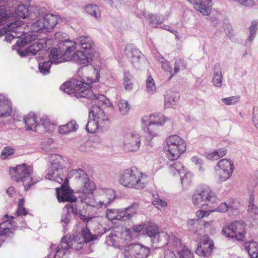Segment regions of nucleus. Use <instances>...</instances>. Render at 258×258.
Returning <instances> with one entry per match:
<instances>
[{
	"label": "nucleus",
	"mask_w": 258,
	"mask_h": 258,
	"mask_svg": "<svg viewBox=\"0 0 258 258\" xmlns=\"http://www.w3.org/2000/svg\"><path fill=\"white\" fill-rule=\"evenodd\" d=\"M77 43L81 48L86 52H92L93 53L94 50V42L92 38L88 36H81L79 37L77 39Z\"/></svg>",
	"instance_id": "28"
},
{
	"label": "nucleus",
	"mask_w": 258,
	"mask_h": 258,
	"mask_svg": "<svg viewBox=\"0 0 258 258\" xmlns=\"http://www.w3.org/2000/svg\"><path fill=\"white\" fill-rule=\"evenodd\" d=\"M169 170L173 175H179L181 178V183L183 186L186 187L191 182L193 174L188 171L180 161L174 162L170 164Z\"/></svg>",
	"instance_id": "18"
},
{
	"label": "nucleus",
	"mask_w": 258,
	"mask_h": 258,
	"mask_svg": "<svg viewBox=\"0 0 258 258\" xmlns=\"http://www.w3.org/2000/svg\"><path fill=\"white\" fill-rule=\"evenodd\" d=\"M118 236L119 238H118L117 240L119 241L120 244H123L125 242H128L132 240V232L129 229H125L121 231H119Z\"/></svg>",
	"instance_id": "46"
},
{
	"label": "nucleus",
	"mask_w": 258,
	"mask_h": 258,
	"mask_svg": "<svg viewBox=\"0 0 258 258\" xmlns=\"http://www.w3.org/2000/svg\"><path fill=\"white\" fill-rule=\"evenodd\" d=\"M32 168L25 164L19 165L16 167L11 168L10 173L12 178L17 182H21L25 190H28L34 183L39 180L32 179Z\"/></svg>",
	"instance_id": "9"
},
{
	"label": "nucleus",
	"mask_w": 258,
	"mask_h": 258,
	"mask_svg": "<svg viewBox=\"0 0 258 258\" xmlns=\"http://www.w3.org/2000/svg\"><path fill=\"white\" fill-rule=\"evenodd\" d=\"M165 143V151L168 159L171 160L179 158L186 149V142L177 135L169 136Z\"/></svg>",
	"instance_id": "6"
},
{
	"label": "nucleus",
	"mask_w": 258,
	"mask_h": 258,
	"mask_svg": "<svg viewBox=\"0 0 258 258\" xmlns=\"http://www.w3.org/2000/svg\"><path fill=\"white\" fill-rule=\"evenodd\" d=\"M180 97L179 93L172 91L166 92L164 97V105L166 108H173L178 102Z\"/></svg>",
	"instance_id": "29"
},
{
	"label": "nucleus",
	"mask_w": 258,
	"mask_h": 258,
	"mask_svg": "<svg viewBox=\"0 0 258 258\" xmlns=\"http://www.w3.org/2000/svg\"><path fill=\"white\" fill-rule=\"evenodd\" d=\"M236 2L245 7H252L255 5L253 0H236Z\"/></svg>",
	"instance_id": "62"
},
{
	"label": "nucleus",
	"mask_w": 258,
	"mask_h": 258,
	"mask_svg": "<svg viewBox=\"0 0 258 258\" xmlns=\"http://www.w3.org/2000/svg\"><path fill=\"white\" fill-rule=\"evenodd\" d=\"M212 213V210H198L196 213L197 217L199 219H202L205 217H208Z\"/></svg>",
	"instance_id": "61"
},
{
	"label": "nucleus",
	"mask_w": 258,
	"mask_h": 258,
	"mask_svg": "<svg viewBox=\"0 0 258 258\" xmlns=\"http://www.w3.org/2000/svg\"><path fill=\"white\" fill-rule=\"evenodd\" d=\"M203 226L206 229L209 231L212 232L214 231L215 230V228L214 226L213 220L205 222Z\"/></svg>",
	"instance_id": "64"
},
{
	"label": "nucleus",
	"mask_w": 258,
	"mask_h": 258,
	"mask_svg": "<svg viewBox=\"0 0 258 258\" xmlns=\"http://www.w3.org/2000/svg\"><path fill=\"white\" fill-rule=\"evenodd\" d=\"M52 63L49 60L39 63V70L43 75H47L50 73V68Z\"/></svg>",
	"instance_id": "52"
},
{
	"label": "nucleus",
	"mask_w": 258,
	"mask_h": 258,
	"mask_svg": "<svg viewBox=\"0 0 258 258\" xmlns=\"http://www.w3.org/2000/svg\"><path fill=\"white\" fill-rule=\"evenodd\" d=\"M139 204L137 203L123 209H108L106 210V217L110 221H126L137 214Z\"/></svg>",
	"instance_id": "14"
},
{
	"label": "nucleus",
	"mask_w": 258,
	"mask_h": 258,
	"mask_svg": "<svg viewBox=\"0 0 258 258\" xmlns=\"http://www.w3.org/2000/svg\"><path fill=\"white\" fill-rule=\"evenodd\" d=\"M217 201L218 198L215 192L206 185L199 186L191 197L192 204L198 208L216 203Z\"/></svg>",
	"instance_id": "8"
},
{
	"label": "nucleus",
	"mask_w": 258,
	"mask_h": 258,
	"mask_svg": "<svg viewBox=\"0 0 258 258\" xmlns=\"http://www.w3.org/2000/svg\"><path fill=\"white\" fill-rule=\"evenodd\" d=\"M40 125H42L47 132H50L53 130L54 127V124L50 122L49 119L46 115H43L40 119L38 127L40 126Z\"/></svg>",
	"instance_id": "45"
},
{
	"label": "nucleus",
	"mask_w": 258,
	"mask_h": 258,
	"mask_svg": "<svg viewBox=\"0 0 258 258\" xmlns=\"http://www.w3.org/2000/svg\"><path fill=\"white\" fill-rule=\"evenodd\" d=\"M97 237L91 233L87 227H84L80 235L72 237L70 235H67L62 238L58 245L52 244L47 258H67L71 249H81L84 243L94 240Z\"/></svg>",
	"instance_id": "2"
},
{
	"label": "nucleus",
	"mask_w": 258,
	"mask_h": 258,
	"mask_svg": "<svg viewBox=\"0 0 258 258\" xmlns=\"http://www.w3.org/2000/svg\"><path fill=\"white\" fill-rule=\"evenodd\" d=\"M178 253L179 254V258H194L193 253L185 246H183L179 251Z\"/></svg>",
	"instance_id": "56"
},
{
	"label": "nucleus",
	"mask_w": 258,
	"mask_h": 258,
	"mask_svg": "<svg viewBox=\"0 0 258 258\" xmlns=\"http://www.w3.org/2000/svg\"><path fill=\"white\" fill-rule=\"evenodd\" d=\"M124 52L125 55L135 68L140 69L146 63V60L144 55L132 44L127 45Z\"/></svg>",
	"instance_id": "19"
},
{
	"label": "nucleus",
	"mask_w": 258,
	"mask_h": 258,
	"mask_svg": "<svg viewBox=\"0 0 258 258\" xmlns=\"http://www.w3.org/2000/svg\"><path fill=\"white\" fill-rule=\"evenodd\" d=\"M15 153V150L11 147L7 146L4 148L2 150L1 157L3 159H6L10 156L12 155Z\"/></svg>",
	"instance_id": "57"
},
{
	"label": "nucleus",
	"mask_w": 258,
	"mask_h": 258,
	"mask_svg": "<svg viewBox=\"0 0 258 258\" xmlns=\"http://www.w3.org/2000/svg\"><path fill=\"white\" fill-rule=\"evenodd\" d=\"M56 194L57 199L59 202H72L76 201V197L70 192L69 190L64 189L63 186L62 185L60 191L56 188Z\"/></svg>",
	"instance_id": "33"
},
{
	"label": "nucleus",
	"mask_w": 258,
	"mask_h": 258,
	"mask_svg": "<svg viewBox=\"0 0 258 258\" xmlns=\"http://www.w3.org/2000/svg\"><path fill=\"white\" fill-rule=\"evenodd\" d=\"M85 12L94 17L97 20L100 21L101 20V12L99 8L95 5H87L85 8Z\"/></svg>",
	"instance_id": "39"
},
{
	"label": "nucleus",
	"mask_w": 258,
	"mask_h": 258,
	"mask_svg": "<svg viewBox=\"0 0 258 258\" xmlns=\"http://www.w3.org/2000/svg\"><path fill=\"white\" fill-rule=\"evenodd\" d=\"M90 115L102 128L108 125L109 123L108 115L99 105H95L92 106Z\"/></svg>",
	"instance_id": "23"
},
{
	"label": "nucleus",
	"mask_w": 258,
	"mask_h": 258,
	"mask_svg": "<svg viewBox=\"0 0 258 258\" xmlns=\"http://www.w3.org/2000/svg\"><path fill=\"white\" fill-rule=\"evenodd\" d=\"M183 66V61L182 59H179L175 61L174 64V73L171 74L170 78L178 73L181 68Z\"/></svg>",
	"instance_id": "60"
},
{
	"label": "nucleus",
	"mask_w": 258,
	"mask_h": 258,
	"mask_svg": "<svg viewBox=\"0 0 258 258\" xmlns=\"http://www.w3.org/2000/svg\"><path fill=\"white\" fill-rule=\"evenodd\" d=\"M24 120L27 130L36 131V127H38V123L34 113L31 112L27 114Z\"/></svg>",
	"instance_id": "34"
},
{
	"label": "nucleus",
	"mask_w": 258,
	"mask_h": 258,
	"mask_svg": "<svg viewBox=\"0 0 258 258\" xmlns=\"http://www.w3.org/2000/svg\"><path fill=\"white\" fill-rule=\"evenodd\" d=\"M71 213L77 215L79 212L76 207L75 204L73 203L67 204L63 209V214L60 219V222L63 227L64 230L66 229V226L71 221Z\"/></svg>",
	"instance_id": "24"
},
{
	"label": "nucleus",
	"mask_w": 258,
	"mask_h": 258,
	"mask_svg": "<svg viewBox=\"0 0 258 258\" xmlns=\"http://www.w3.org/2000/svg\"><path fill=\"white\" fill-rule=\"evenodd\" d=\"M38 39L37 34L32 33L27 35L23 38L18 39L17 44L19 47H22L26 44L36 42Z\"/></svg>",
	"instance_id": "38"
},
{
	"label": "nucleus",
	"mask_w": 258,
	"mask_h": 258,
	"mask_svg": "<svg viewBox=\"0 0 258 258\" xmlns=\"http://www.w3.org/2000/svg\"><path fill=\"white\" fill-rule=\"evenodd\" d=\"M70 176H74L75 178L78 179L82 184L81 191L82 195L80 196L81 202L85 203L83 201V198H94L93 191L96 189V185L94 182L91 181L85 172L81 169L72 170L69 173Z\"/></svg>",
	"instance_id": "11"
},
{
	"label": "nucleus",
	"mask_w": 258,
	"mask_h": 258,
	"mask_svg": "<svg viewBox=\"0 0 258 258\" xmlns=\"http://www.w3.org/2000/svg\"><path fill=\"white\" fill-rule=\"evenodd\" d=\"M76 48V42L72 40H65L63 42L62 47H58L51 50L48 56L49 61L52 63H59L64 61H68L67 52H73Z\"/></svg>",
	"instance_id": "15"
},
{
	"label": "nucleus",
	"mask_w": 258,
	"mask_h": 258,
	"mask_svg": "<svg viewBox=\"0 0 258 258\" xmlns=\"http://www.w3.org/2000/svg\"><path fill=\"white\" fill-rule=\"evenodd\" d=\"M191 161L192 163L194 164L199 169V171L203 172L205 171L204 167V162L203 159L198 156H194L191 157Z\"/></svg>",
	"instance_id": "53"
},
{
	"label": "nucleus",
	"mask_w": 258,
	"mask_h": 258,
	"mask_svg": "<svg viewBox=\"0 0 258 258\" xmlns=\"http://www.w3.org/2000/svg\"><path fill=\"white\" fill-rule=\"evenodd\" d=\"M30 20L35 21L31 23L33 31H48L53 28L58 23V16L52 14L44 15L38 8H31L29 15Z\"/></svg>",
	"instance_id": "5"
},
{
	"label": "nucleus",
	"mask_w": 258,
	"mask_h": 258,
	"mask_svg": "<svg viewBox=\"0 0 258 258\" xmlns=\"http://www.w3.org/2000/svg\"><path fill=\"white\" fill-rule=\"evenodd\" d=\"M167 118L161 114L146 115L142 118V126L151 137L157 136V126L164 124Z\"/></svg>",
	"instance_id": "13"
},
{
	"label": "nucleus",
	"mask_w": 258,
	"mask_h": 258,
	"mask_svg": "<svg viewBox=\"0 0 258 258\" xmlns=\"http://www.w3.org/2000/svg\"><path fill=\"white\" fill-rule=\"evenodd\" d=\"M193 6L195 10L200 12L203 15L209 16L211 13L212 3L211 0L200 1L195 3Z\"/></svg>",
	"instance_id": "30"
},
{
	"label": "nucleus",
	"mask_w": 258,
	"mask_h": 258,
	"mask_svg": "<svg viewBox=\"0 0 258 258\" xmlns=\"http://www.w3.org/2000/svg\"><path fill=\"white\" fill-rule=\"evenodd\" d=\"M67 52V58L69 60H73L79 64L86 66L92 61L94 54L92 52L76 50L72 53Z\"/></svg>",
	"instance_id": "21"
},
{
	"label": "nucleus",
	"mask_w": 258,
	"mask_h": 258,
	"mask_svg": "<svg viewBox=\"0 0 258 258\" xmlns=\"http://www.w3.org/2000/svg\"><path fill=\"white\" fill-rule=\"evenodd\" d=\"M240 96L238 95L232 96L227 98H223L221 99V101L225 105L230 106L233 105L239 102Z\"/></svg>",
	"instance_id": "54"
},
{
	"label": "nucleus",
	"mask_w": 258,
	"mask_h": 258,
	"mask_svg": "<svg viewBox=\"0 0 258 258\" xmlns=\"http://www.w3.org/2000/svg\"><path fill=\"white\" fill-rule=\"evenodd\" d=\"M115 193L111 188L97 189L94 198H83V201L89 206L96 208H106L115 199Z\"/></svg>",
	"instance_id": "7"
},
{
	"label": "nucleus",
	"mask_w": 258,
	"mask_h": 258,
	"mask_svg": "<svg viewBox=\"0 0 258 258\" xmlns=\"http://www.w3.org/2000/svg\"><path fill=\"white\" fill-rule=\"evenodd\" d=\"M99 129L102 130V128L100 127L98 123H97L92 117L89 115V119L86 125V130L88 133H94Z\"/></svg>",
	"instance_id": "43"
},
{
	"label": "nucleus",
	"mask_w": 258,
	"mask_h": 258,
	"mask_svg": "<svg viewBox=\"0 0 258 258\" xmlns=\"http://www.w3.org/2000/svg\"><path fill=\"white\" fill-rule=\"evenodd\" d=\"M119 183L128 188L144 189L148 183L147 175L136 167L124 170L119 175Z\"/></svg>",
	"instance_id": "4"
},
{
	"label": "nucleus",
	"mask_w": 258,
	"mask_h": 258,
	"mask_svg": "<svg viewBox=\"0 0 258 258\" xmlns=\"http://www.w3.org/2000/svg\"><path fill=\"white\" fill-rule=\"evenodd\" d=\"M12 16L11 23L7 24L2 29H0V36L5 35V40L10 42L14 38H20L25 34V25L19 19L29 18L30 10L23 4L19 5L16 8L10 11Z\"/></svg>",
	"instance_id": "3"
},
{
	"label": "nucleus",
	"mask_w": 258,
	"mask_h": 258,
	"mask_svg": "<svg viewBox=\"0 0 258 258\" xmlns=\"http://www.w3.org/2000/svg\"><path fill=\"white\" fill-rule=\"evenodd\" d=\"M43 48V42H40L38 39L36 42L32 43L29 47L23 51L20 48L17 50L18 53L21 56L29 55H35L37 52Z\"/></svg>",
	"instance_id": "31"
},
{
	"label": "nucleus",
	"mask_w": 258,
	"mask_h": 258,
	"mask_svg": "<svg viewBox=\"0 0 258 258\" xmlns=\"http://www.w3.org/2000/svg\"><path fill=\"white\" fill-rule=\"evenodd\" d=\"M117 106L119 112L122 115H127L131 109V106L128 101L123 99H120L118 101Z\"/></svg>",
	"instance_id": "44"
},
{
	"label": "nucleus",
	"mask_w": 258,
	"mask_h": 258,
	"mask_svg": "<svg viewBox=\"0 0 258 258\" xmlns=\"http://www.w3.org/2000/svg\"><path fill=\"white\" fill-rule=\"evenodd\" d=\"M234 170L232 160L227 158L222 159L215 166V176L219 182H224L231 177Z\"/></svg>",
	"instance_id": "16"
},
{
	"label": "nucleus",
	"mask_w": 258,
	"mask_h": 258,
	"mask_svg": "<svg viewBox=\"0 0 258 258\" xmlns=\"http://www.w3.org/2000/svg\"><path fill=\"white\" fill-rule=\"evenodd\" d=\"M252 122L255 127L258 128V107H253Z\"/></svg>",
	"instance_id": "63"
},
{
	"label": "nucleus",
	"mask_w": 258,
	"mask_h": 258,
	"mask_svg": "<svg viewBox=\"0 0 258 258\" xmlns=\"http://www.w3.org/2000/svg\"><path fill=\"white\" fill-rule=\"evenodd\" d=\"M223 75L222 71L220 69H217L215 67L214 68V72L213 78V84L216 87L221 88L222 86L223 82Z\"/></svg>",
	"instance_id": "41"
},
{
	"label": "nucleus",
	"mask_w": 258,
	"mask_h": 258,
	"mask_svg": "<svg viewBox=\"0 0 258 258\" xmlns=\"http://www.w3.org/2000/svg\"><path fill=\"white\" fill-rule=\"evenodd\" d=\"M145 17L148 20L150 25L151 27L166 29V25L163 24V22L166 20V18L164 16L152 14H147L145 15Z\"/></svg>",
	"instance_id": "27"
},
{
	"label": "nucleus",
	"mask_w": 258,
	"mask_h": 258,
	"mask_svg": "<svg viewBox=\"0 0 258 258\" xmlns=\"http://www.w3.org/2000/svg\"><path fill=\"white\" fill-rule=\"evenodd\" d=\"M173 241L175 246L178 247L181 246V241L178 238L172 236L170 238L168 234L165 232H160L158 234L157 238L153 240L154 243H161V246L167 245L170 240Z\"/></svg>",
	"instance_id": "25"
},
{
	"label": "nucleus",
	"mask_w": 258,
	"mask_h": 258,
	"mask_svg": "<svg viewBox=\"0 0 258 258\" xmlns=\"http://www.w3.org/2000/svg\"><path fill=\"white\" fill-rule=\"evenodd\" d=\"M79 128V125L76 121L71 120L68 123L60 125L59 127V132L60 134L66 135L76 132Z\"/></svg>",
	"instance_id": "35"
},
{
	"label": "nucleus",
	"mask_w": 258,
	"mask_h": 258,
	"mask_svg": "<svg viewBox=\"0 0 258 258\" xmlns=\"http://www.w3.org/2000/svg\"><path fill=\"white\" fill-rule=\"evenodd\" d=\"M246 233V225L241 220L226 223L221 230V234L224 236L239 241L245 239Z\"/></svg>",
	"instance_id": "10"
},
{
	"label": "nucleus",
	"mask_w": 258,
	"mask_h": 258,
	"mask_svg": "<svg viewBox=\"0 0 258 258\" xmlns=\"http://www.w3.org/2000/svg\"><path fill=\"white\" fill-rule=\"evenodd\" d=\"M123 85L126 91H130L133 89L132 77L128 72L124 73Z\"/></svg>",
	"instance_id": "48"
},
{
	"label": "nucleus",
	"mask_w": 258,
	"mask_h": 258,
	"mask_svg": "<svg viewBox=\"0 0 258 258\" xmlns=\"http://www.w3.org/2000/svg\"><path fill=\"white\" fill-rule=\"evenodd\" d=\"M118 234L119 230L118 229L117 230H114L112 231L109 235L106 237V242L108 245L117 247L121 246L119 241L117 240L118 238H119Z\"/></svg>",
	"instance_id": "36"
},
{
	"label": "nucleus",
	"mask_w": 258,
	"mask_h": 258,
	"mask_svg": "<svg viewBox=\"0 0 258 258\" xmlns=\"http://www.w3.org/2000/svg\"><path fill=\"white\" fill-rule=\"evenodd\" d=\"M243 246L248 253L250 258L258 257V242L254 240L247 241L244 242Z\"/></svg>",
	"instance_id": "32"
},
{
	"label": "nucleus",
	"mask_w": 258,
	"mask_h": 258,
	"mask_svg": "<svg viewBox=\"0 0 258 258\" xmlns=\"http://www.w3.org/2000/svg\"><path fill=\"white\" fill-rule=\"evenodd\" d=\"M24 203L25 201L23 198L19 200L16 212L18 216H25L27 214L28 212L24 207Z\"/></svg>",
	"instance_id": "55"
},
{
	"label": "nucleus",
	"mask_w": 258,
	"mask_h": 258,
	"mask_svg": "<svg viewBox=\"0 0 258 258\" xmlns=\"http://www.w3.org/2000/svg\"><path fill=\"white\" fill-rule=\"evenodd\" d=\"M12 111L10 100L4 95L0 94V116H9L11 114Z\"/></svg>",
	"instance_id": "26"
},
{
	"label": "nucleus",
	"mask_w": 258,
	"mask_h": 258,
	"mask_svg": "<svg viewBox=\"0 0 258 258\" xmlns=\"http://www.w3.org/2000/svg\"><path fill=\"white\" fill-rule=\"evenodd\" d=\"M214 241L209 236H203L198 243L196 252L202 257H209L214 248Z\"/></svg>",
	"instance_id": "22"
},
{
	"label": "nucleus",
	"mask_w": 258,
	"mask_h": 258,
	"mask_svg": "<svg viewBox=\"0 0 258 258\" xmlns=\"http://www.w3.org/2000/svg\"><path fill=\"white\" fill-rule=\"evenodd\" d=\"M152 204L159 210H161L162 208L167 206V203L166 202L158 198L153 201Z\"/></svg>",
	"instance_id": "59"
},
{
	"label": "nucleus",
	"mask_w": 258,
	"mask_h": 258,
	"mask_svg": "<svg viewBox=\"0 0 258 258\" xmlns=\"http://www.w3.org/2000/svg\"><path fill=\"white\" fill-rule=\"evenodd\" d=\"M237 207H234L231 204H227L226 203H222L217 208L212 210L213 212L225 213L228 210H233L237 209Z\"/></svg>",
	"instance_id": "49"
},
{
	"label": "nucleus",
	"mask_w": 258,
	"mask_h": 258,
	"mask_svg": "<svg viewBox=\"0 0 258 258\" xmlns=\"http://www.w3.org/2000/svg\"><path fill=\"white\" fill-rule=\"evenodd\" d=\"M227 153V150L225 148H222L217 150H213L207 153L206 154V157L208 160L215 161L224 156Z\"/></svg>",
	"instance_id": "37"
},
{
	"label": "nucleus",
	"mask_w": 258,
	"mask_h": 258,
	"mask_svg": "<svg viewBox=\"0 0 258 258\" xmlns=\"http://www.w3.org/2000/svg\"><path fill=\"white\" fill-rule=\"evenodd\" d=\"M51 164L45 175V178L55 181L59 184L63 182L65 177L63 160L58 155H52L51 157Z\"/></svg>",
	"instance_id": "12"
},
{
	"label": "nucleus",
	"mask_w": 258,
	"mask_h": 258,
	"mask_svg": "<svg viewBox=\"0 0 258 258\" xmlns=\"http://www.w3.org/2000/svg\"><path fill=\"white\" fill-rule=\"evenodd\" d=\"M258 30V20H254L251 21L248 28L249 35L247 37V40L251 42L254 39L256 32Z\"/></svg>",
	"instance_id": "42"
},
{
	"label": "nucleus",
	"mask_w": 258,
	"mask_h": 258,
	"mask_svg": "<svg viewBox=\"0 0 258 258\" xmlns=\"http://www.w3.org/2000/svg\"><path fill=\"white\" fill-rule=\"evenodd\" d=\"M146 91L150 94L153 95L157 92V88L155 81L151 76H149L146 80Z\"/></svg>",
	"instance_id": "47"
},
{
	"label": "nucleus",
	"mask_w": 258,
	"mask_h": 258,
	"mask_svg": "<svg viewBox=\"0 0 258 258\" xmlns=\"http://www.w3.org/2000/svg\"><path fill=\"white\" fill-rule=\"evenodd\" d=\"M254 196L253 193L251 192L249 195L247 211L249 213L256 215L258 214V208L254 204Z\"/></svg>",
	"instance_id": "50"
},
{
	"label": "nucleus",
	"mask_w": 258,
	"mask_h": 258,
	"mask_svg": "<svg viewBox=\"0 0 258 258\" xmlns=\"http://www.w3.org/2000/svg\"><path fill=\"white\" fill-rule=\"evenodd\" d=\"M10 12L6 13V11L3 9H0V26L4 25V23H11L12 21V16Z\"/></svg>",
	"instance_id": "51"
},
{
	"label": "nucleus",
	"mask_w": 258,
	"mask_h": 258,
	"mask_svg": "<svg viewBox=\"0 0 258 258\" xmlns=\"http://www.w3.org/2000/svg\"><path fill=\"white\" fill-rule=\"evenodd\" d=\"M150 249L139 244L126 246L124 251V258H147Z\"/></svg>",
	"instance_id": "20"
},
{
	"label": "nucleus",
	"mask_w": 258,
	"mask_h": 258,
	"mask_svg": "<svg viewBox=\"0 0 258 258\" xmlns=\"http://www.w3.org/2000/svg\"><path fill=\"white\" fill-rule=\"evenodd\" d=\"M159 61L161 64L162 68L166 72L169 73L171 74L172 67L169 65L168 62L164 58L160 57Z\"/></svg>",
	"instance_id": "58"
},
{
	"label": "nucleus",
	"mask_w": 258,
	"mask_h": 258,
	"mask_svg": "<svg viewBox=\"0 0 258 258\" xmlns=\"http://www.w3.org/2000/svg\"><path fill=\"white\" fill-rule=\"evenodd\" d=\"M100 68L99 66H94L92 73L95 77L87 78L88 83H85L81 80H73L62 84L60 87V90L69 95H74L77 98L83 97L94 100L95 103L99 104L108 105L110 102L103 95L95 94L90 89V84L99 81L100 78Z\"/></svg>",
	"instance_id": "1"
},
{
	"label": "nucleus",
	"mask_w": 258,
	"mask_h": 258,
	"mask_svg": "<svg viewBox=\"0 0 258 258\" xmlns=\"http://www.w3.org/2000/svg\"><path fill=\"white\" fill-rule=\"evenodd\" d=\"M144 230L147 235L151 238L153 241L155 238H157V236L159 233L158 232V227L155 223H147L145 226Z\"/></svg>",
	"instance_id": "40"
},
{
	"label": "nucleus",
	"mask_w": 258,
	"mask_h": 258,
	"mask_svg": "<svg viewBox=\"0 0 258 258\" xmlns=\"http://www.w3.org/2000/svg\"><path fill=\"white\" fill-rule=\"evenodd\" d=\"M141 145L140 135L136 132H127L123 134L121 139V147L126 152L138 151Z\"/></svg>",
	"instance_id": "17"
}]
</instances>
